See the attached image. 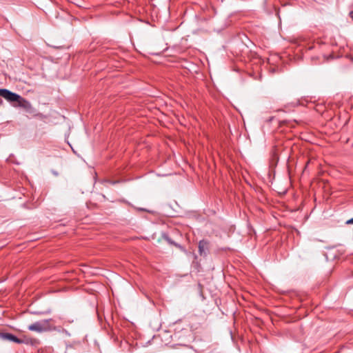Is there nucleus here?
Wrapping results in <instances>:
<instances>
[{
  "label": "nucleus",
  "mask_w": 353,
  "mask_h": 353,
  "mask_svg": "<svg viewBox=\"0 0 353 353\" xmlns=\"http://www.w3.org/2000/svg\"><path fill=\"white\" fill-rule=\"evenodd\" d=\"M1 339L8 340L10 341H13L17 343H21L22 341L15 336L8 334V333H4L1 332Z\"/></svg>",
  "instance_id": "3"
},
{
  "label": "nucleus",
  "mask_w": 353,
  "mask_h": 353,
  "mask_svg": "<svg viewBox=\"0 0 353 353\" xmlns=\"http://www.w3.org/2000/svg\"><path fill=\"white\" fill-rule=\"evenodd\" d=\"M28 330L32 332L41 333L50 330V320L45 319L30 324L28 327Z\"/></svg>",
  "instance_id": "1"
},
{
  "label": "nucleus",
  "mask_w": 353,
  "mask_h": 353,
  "mask_svg": "<svg viewBox=\"0 0 353 353\" xmlns=\"http://www.w3.org/2000/svg\"><path fill=\"white\" fill-rule=\"evenodd\" d=\"M346 223H347V224H351V223H353V218H352V219H350V220H347V221H346Z\"/></svg>",
  "instance_id": "5"
},
{
  "label": "nucleus",
  "mask_w": 353,
  "mask_h": 353,
  "mask_svg": "<svg viewBox=\"0 0 353 353\" xmlns=\"http://www.w3.org/2000/svg\"><path fill=\"white\" fill-rule=\"evenodd\" d=\"M208 242L202 240L199 243V252L201 255H206V250H208Z\"/></svg>",
  "instance_id": "4"
},
{
  "label": "nucleus",
  "mask_w": 353,
  "mask_h": 353,
  "mask_svg": "<svg viewBox=\"0 0 353 353\" xmlns=\"http://www.w3.org/2000/svg\"><path fill=\"white\" fill-rule=\"evenodd\" d=\"M350 16H351L352 17H353V12H351L350 13Z\"/></svg>",
  "instance_id": "6"
},
{
  "label": "nucleus",
  "mask_w": 353,
  "mask_h": 353,
  "mask_svg": "<svg viewBox=\"0 0 353 353\" xmlns=\"http://www.w3.org/2000/svg\"><path fill=\"white\" fill-rule=\"evenodd\" d=\"M1 97H3L10 102H17L20 105H23V103H27V101L22 99L19 95L6 89H1Z\"/></svg>",
  "instance_id": "2"
}]
</instances>
